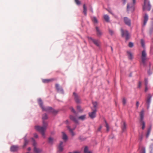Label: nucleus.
I'll list each match as a JSON object with an SVG mask.
<instances>
[{"label":"nucleus","instance_id":"6","mask_svg":"<svg viewBox=\"0 0 153 153\" xmlns=\"http://www.w3.org/2000/svg\"><path fill=\"white\" fill-rule=\"evenodd\" d=\"M122 36V37H125L126 40L129 39V35L128 32L127 30H124L123 29L121 30Z\"/></svg>","mask_w":153,"mask_h":153},{"label":"nucleus","instance_id":"1","mask_svg":"<svg viewBox=\"0 0 153 153\" xmlns=\"http://www.w3.org/2000/svg\"><path fill=\"white\" fill-rule=\"evenodd\" d=\"M38 101L39 105L43 111L51 112L54 114H56L57 113L56 111L53 109L51 107H47L44 108L43 106L42 101L41 99H39Z\"/></svg>","mask_w":153,"mask_h":153},{"label":"nucleus","instance_id":"13","mask_svg":"<svg viewBox=\"0 0 153 153\" xmlns=\"http://www.w3.org/2000/svg\"><path fill=\"white\" fill-rule=\"evenodd\" d=\"M63 143L62 141H60L59 144L58 146V151L59 152H62L63 149Z\"/></svg>","mask_w":153,"mask_h":153},{"label":"nucleus","instance_id":"28","mask_svg":"<svg viewBox=\"0 0 153 153\" xmlns=\"http://www.w3.org/2000/svg\"><path fill=\"white\" fill-rule=\"evenodd\" d=\"M48 116L46 114H44L43 115L42 119L43 121H44L45 120H46L48 119Z\"/></svg>","mask_w":153,"mask_h":153},{"label":"nucleus","instance_id":"11","mask_svg":"<svg viewBox=\"0 0 153 153\" xmlns=\"http://www.w3.org/2000/svg\"><path fill=\"white\" fill-rule=\"evenodd\" d=\"M124 22L127 25L130 26L131 24V20L127 17L124 18Z\"/></svg>","mask_w":153,"mask_h":153},{"label":"nucleus","instance_id":"19","mask_svg":"<svg viewBox=\"0 0 153 153\" xmlns=\"http://www.w3.org/2000/svg\"><path fill=\"white\" fill-rule=\"evenodd\" d=\"M143 25L145 26L148 20V16L147 14H145L144 16Z\"/></svg>","mask_w":153,"mask_h":153},{"label":"nucleus","instance_id":"54","mask_svg":"<svg viewBox=\"0 0 153 153\" xmlns=\"http://www.w3.org/2000/svg\"><path fill=\"white\" fill-rule=\"evenodd\" d=\"M73 153H79V152H73Z\"/></svg>","mask_w":153,"mask_h":153},{"label":"nucleus","instance_id":"59","mask_svg":"<svg viewBox=\"0 0 153 153\" xmlns=\"http://www.w3.org/2000/svg\"><path fill=\"white\" fill-rule=\"evenodd\" d=\"M152 153V152H151V153Z\"/></svg>","mask_w":153,"mask_h":153},{"label":"nucleus","instance_id":"40","mask_svg":"<svg viewBox=\"0 0 153 153\" xmlns=\"http://www.w3.org/2000/svg\"><path fill=\"white\" fill-rule=\"evenodd\" d=\"M109 31L111 35H113L114 34V32L112 30L109 29Z\"/></svg>","mask_w":153,"mask_h":153},{"label":"nucleus","instance_id":"57","mask_svg":"<svg viewBox=\"0 0 153 153\" xmlns=\"http://www.w3.org/2000/svg\"><path fill=\"white\" fill-rule=\"evenodd\" d=\"M88 153H92L91 152H88Z\"/></svg>","mask_w":153,"mask_h":153},{"label":"nucleus","instance_id":"10","mask_svg":"<svg viewBox=\"0 0 153 153\" xmlns=\"http://www.w3.org/2000/svg\"><path fill=\"white\" fill-rule=\"evenodd\" d=\"M96 111L97 110L95 109L93 110L91 112H90L88 113L89 116L91 118L93 119L96 117Z\"/></svg>","mask_w":153,"mask_h":153},{"label":"nucleus","instance_id":"25","mask_svg":"<svg viewBox=\"0 0 153 153\" xmlns=\"http://www.w3.org/2000/svg\"><path fill=\"white\" fill-rule=\"evenodd\" d=\"M126 125L125 122H123V125L122 126V130L123 131H125L126 129Z\"/></svg>","mask_w":153,"mask_h":153},{"label":"nucleus","instance_id":"41","mask_svg":"<svg viewBox=\"0 0 153 153\" xmlns=\"http://www.w3.org/2000/svg\"><path fill=\"white\" fill-rule=\"evenodd\" d=\"M128 46L130 48H132L133 46V44L132 43L130 42L128 44Z\"/></svg>","mask_w":153,"mask_h":153},{"label":"nucleus","instance_id":"9","mask_svg":"<svg viewBox=\"0 0 153 153\" xmlns=\"http://www.w3.org/2000/svg\"><path fill=\"white\" fill-rule=\"evenodd\" d=\"M133 2L131 3L128 4L127 6V10H129L130 9L132 10H134V6L136 3V0H132Z\"/></svg>","mask_w":153,"mask_h":153},{"label":"nucleus","instance_id":"5","mask_svg":"<svg viewBox=\"0 0 153 153\" xmlns=\"http://www.w3.org/2000/svg\"><path fill=\"white\" fill-rule=\"evenodd\" d=\"M146 53L145 50L143 51L142 52L141 55V62L142 63L145 65L146 63Z\"/></svg>","mask_w":153,"mask_h":153},{"label":"nucleus","instance_id":"51","mask_svg":"<svg viewBox=\"0 0 153 153\" xmlns=\"http://www.w3.org/2000/svg\"><path fill=\"white\" fill-rule=\"evenodd\" d=\"M148 90L147 85H145V91H146Z\"/></svg>","mask_w":153,"mask_h":153},{"label":"nucleus","instance_id":"39","mask_svg":"<svg viewBox=\"0 0 153 153\" xmlns=\"http://www.w3.org/2000/svg\"><path fill=\"white\" fill-rule=\"evenodd\" d=\"M141 153H146L145 149L143 147L142 148Z\"/></svg>","mask_w":153,"mask_h":153},{"label":"nucleus","instance_id":"26","mask_svg":"<svg viewBox=\"0 0 153 153\" xmlns=\"http://www.w3.org/2000/svg\"><path fill=\"white\" fill-rule=\"evenodd\" d=\"M43 126L42 127L46 129L47 126H48L47 123L44 121H43Z\"/></svg>","mask_w":153,"mask_h":153},{"label":"nucleus","instance_id":"47","mask_svg":"<svg viewBox=\"0 0 153 153\" xmlns=\"http://www.w3.org/2000/svg\"><path fill=\"white\" fill-rule=\"evenodd\" d=\"M34 137L35 138H37L38 137V136L37 134L36 133H35L34 134Z\"/></svg>","mask_w":153,"mask_h":153},{"label":"nucleus","instance_id":"30","mask_svg":"<svg viewBox=\"0 0 153 153\" xmlns=\"http://www.w3.org/2000/svg\"><path fill=\"white\" fill-rule=\"evenodd\" d=\"M51 79H44L42 80V82L44 83H48L51 81Z\"/></svg>","mask_w":153,"mask_h":153},{"label":"nucleus","instance_id":"42","mask_svg":"<svg viewBox=\"0 0 153 153\" xmlns=\"http://www.w3.org/2000/svg\"><path fill=\"white\" fill-rule=\"evenodd\" d=\"M123 103L124 105L126 104V100L125 98H123Z\"/></svg>","mask_w":153,"mask_h":153},{"label":"nucleus","instance_id":"15","mask_svg":"<svg viewBox=\"0 0 153 153\" xmlns=\"http://www.w3.org/2000/svg\"><path fill=\"white\" fill-rule=\"evenodd\" d=\"M96 30L97 34V36L98 37L101 36L102 34V33L101 30L99 28L97 27H96Z\"/></svg>","mask_w":153,"mask_h":153},{"label":"nucleus","instance_id":"29","mask_svg":"<svg viewBox=\"0 0 153 153\" xmlns=\"http://www.w3.org/2000/svg\"><path fill=\"white\" fill-rule=\"evenodd\" d=\"M85 117H86V115H82V116H81L79 117H78V118L79 119H80L82 120H83L85 119Z\"/></svg>","mask_w":153,"mask_h":153},{"label":"nucleus","instance_id":"50","mask_svg":"<svg viewBox=\"0 0 153 153\" xmlns=\"http://www.w3.org/2000/svg\"><path fill=\"white\" fill-rule=\"evenodd\" d=\"M122 1H123V4H125L126 2V0H122Z\"/></svg>","mask_w":153,"mask_h":153},{"label":"nucleus","instance_id":"46","mask_svg":"<svg viewBox=\"0 0 153 153\" xmlns=\"http://www.w3.org/2000/svg\"><path fill=\"white\" fill-rule=\"evenodd\" d=\"M145 85H147L148 82H147V79H145Z\"/></svg>","mask_w":153,"mask_h":153},{"label":"nucleus","instance_id":"36","mask_svg":"<svg viewBox=\"0 0 153 153\" xmlns=\"http://www.w3.org/2000/svg\"><path fill=\"white\" fill-rule=\"evenodd\" d=\"M75 1L77 5H80L81 4V2L79 0H75Z\"/></svg>","mask_w":153,"mask_h":153},{"label":"nucleus","instance_id":"7","mask_svg":"<svg viewBox=\"0 0 153 153\" xmlns=\"http://www.w3.org/2000/svg\"><path fill=\"white\" fill-rule=\"evenodd\" d=\"M88 38L89 41L92 42L97 46H99L100 42L99 40L94 39L91 37H88Z\"/></svg>","mask_w":153,"mask_h":153},{"label":"nucleus","instance_id":"18","mask_svg":"<svg viewBox=\"0 0 153 153\" xmlns=\"http://www.w3.org/2000/svg\"><path fill=\"white\" fill-rule=\"evenodd\" d=\"M151 98H152V96L151 95H149V96L148 97V98H147V100H146V102L148 105L147 107V109H148L149 107V105H150V103L151 102Z\"/></svg>","mask_w":153,"mask_h":153},{"label":"nucleus","instance_id":"44","mask_svg":"<svg viewBox=\"0 0 153 153\" xmlns=\"http://www.w3.org/2000/svg\"><path fill=\"white\" fill-rule=\"evenodd\" d=\"M141 85V82L140 81H139L138 82V88H140Z\"/></svg>","mask_w":153,"mask_h":153},{"label":"nucleus","instance_id":"20","mask_svg":"<svg viewBox=\"0 0 153 153\" xmlns=\"http://www.w3.org/2000/svg\"><path fill=\"white\" fill-rule=\"evenodd\" d=\"M62 138L64 141L66 142L68 140V137L67 135L64 132H62Z\"/></svg>","mask_w":153,"mask_h":153},{"label":"nucleus","instance_id":"32","mask_svg":"<svg viewBox=\"0 0 153 153\" xmlns=\"http://www.w3.org/2000/svg\"><path fill=\"white\" fill-rule=\"evenodd\" d=\"M105 126H106V127L107 128V129H106L107 131H109V125H108V123H107L106 120H105Z\"/></svg>","mask_w":153,"mask_h":153},{"label":"nucleus","instance_id":"8","mask_svg":"<svg viewBox=\"0 0 153 153\" xmlns=\"http://www.w3.org/2000/svg\"><path fill=\"white\" fill-rule=\"evenodd\" d=\"M32 141L33 142V145L34 146V151L36 153H39L42 151V150L40 149H38L36 147V143L35 142V140L33 138H32Z\"/></svg>","mask_w":153,"mask_h":153},{"label":"nucleus","instance_id":"27","mask_svg":"<svg viewBox=\"0 0 153 153\" xmlns=\"http://www.w3.org/2000/svg\"><path fill=\"white\" fill-rule=\"evenodd\" d=\"M24 141V143L23 146V147H25L28 143V141L26 138H25Z\"/></svg>","mask_w":153,"mask_h":153},{"label":"nucleus","instance_id":"49","mask_svg":"<svg viewBox=\"0 0 153 153\" xmlns=\"http://www.w3.org/2000/svg\"><path fill=\"white\" fill-rule=\"evenodd\" d=\"M71 111H73V112L74 113H75V111L74 110V109L72 107L71 108Z\"/></svg>","mask_w":153,"mask_h":153},{"label":"nucleus","instance_id":"33","mask_svg":"<svg viewBox=\"0 0 153 153\" xmlns=\"http://www.w3.org/2000/svg\"><path fill=\"white\" fill-rule=\"evenodd\" d=\"M53 139L51 137H50L48 138V142L50 143V144H52L53 142Z\"/></svg>","mask_w":153,"mask_h":153},{"label":"nucleus","instance_id":"23","mask_svg":"<svg viewBox=\"0 0 153 153\" xmlns=\"http://www.w3.org/2000/svg\"><path fill=\"white\" fill-rule=\"evenodd\" d=\"M70 118L71 120L73 121L75 123H77L78 122L77 119L75 117L73 116H70Z\"/></svg>","mask_w":153,"mask_h":153},{"label":"nucleus","instance_id":"37","mask_svg":"<svg viewBox=\"0 0 153 153\" xmlns=\"http://www.w3.org/2000/svg\"><path fill=\"white\" fill-rule=\"evenodd\" d=\"M93 104L94 108H96L97 105V103L96 102H93Z\"/></svg>","mask_w":153,"mask_h":153},{"label":"nucleus","instance_id":"21","mask_svg":"<svg viewBox=\"0 0 153 153\" xmlns=\"http://www.w3.org/2000/svg\"><path fill=\"white\" fill-rule=\"evenodd\" d=\"M83 13L85 16H86L87 15V8L85 6V4H84L83 5Z\"/></svg>","mask_w":153,"mask_h":153},{"label":"nucleus","instance_id":"60","mask_svg":"<svg viewBox=\"0 0 153 153\" xmlns=\"http://www.w3.org/2000/svg\"><path fill=\"white\" fill-rule=\"evenodd\" d=\"M69 153H72L71 152H69Z\"/></svg>","mask_w":153,"mask_h":153},{"label":"nucleus","instance_id":"58","mask_svg":"<svg viewBox=\"0 0 153 153\" xmlns=\"http://www.w3.org/2000/svg\"><path fill=\"white\" fill-rule=\"evenodd\" d=\"M141 139H142V136H141Z\"/></svg>","mask_w":153,"mask_h":153},{"label":"nucleus","instance_id":"53","mask_svg":"<svg viewBox=\"0 0 153 153\" xmlns=\"http://www.w3.org/2000/svg\"><path fill=\"white\" fill-rule=\"evenodd\" d=\"M27 150L28 151H30L31 150V148L30 147H29L28 148Z\"/></svg>","mask_w":153,"mask_h":153},{"label":"nucleus","instance_id":"34","mask_svg":"<svg viewBox=\"0 0 153 153\" xmlns=\"http://www.w3.org/2000/svg\"><path fill=\"white\" fill-rule=\"evenodd\" d=\"M84 152V153H88V152H90V151H88V149L87 146H85V147Z\"/></svg>","mask_w":153,"mask_h":153},{"label":"nucleus","instance_id":"4","mask_svg":"<svg viewBox=\"0 0 153 153\" xmlns=\"http://www.w3.org/2000/svg\"><path fill=\"white\" fill-rule=\"evenodd\" d=\"M35 128L42 134V136L45 137V132L46 129L44 128L43 127H41L39 126H36L35 127Z\"/></svg>","mask_w":153,"mask_h":153},{"label":"nucleus","instance_id":"38","mask_svg":"<svg viewBox=\"0 0 153 153\" xmlns=\"http://www.w3.org/2000/svg\"><path fill=\"white\" fill-rule=\"evenodd\" d=\"M141 43L142 47H143L144 46V42L143 39L141 40Z\"/></svg>","mask_w":153,"mask_h":153},{"label":"nucleus","instance_id":"43","mask_svg":"<svg viewBox=\"0 0 153 153\" xmlns=\"http://www.w3.org/2000/svg\"><path fill=\"white\" fill-rule=\"evenodd\" d=\"M77 109L79 111H82L81 108L80 106L79 105H78L77 107Z\"/></svg>","mask_w":153,"mask_h":153},{"label":"nucleus","instance_id":"2","mask_svg":"<svg viewBox=\"0 0 153 153\" xmlns=\"http://www.w3.org/2000/svg\"><path fill=\"white\" fill-rule=\"evenodd\" d=\"M151 8V5L148 0H144V4L143 6V10L149 11Z\"/></svg>","mask_w":153,"mask_h":153},{"label":"nucleus","instance_id":"48","mask_svg":"<svg viewBox=\"0 0 153 153\" xmlns=\"http://www.w3.org/2000/svg\"><path fill=\"white\" fill-rule=\"evenodd\" d=\"M136 105L137 107V108L139 105V103L138 101L137 102Z\"/></svg>","mask_w":153,"mask_h":153},{"label":"nucleus","instance_id":"52","mask_svg":"<svg viewBox=\"0 0 153 153\" xmlns=\"http://www.w3.org/2000/svg\"><path fill=\"white\" fill-rule=\"evenodd\" d=\"M65 123L66 124H68V120H66L65 121Z\"/></svg>","mask_w":153,"mask_h":153},{"label":"nucleus","instance_id":"45","mask_svg":"<svg viewBox=\"0 0 153 153\" xmlns=\"http://www.w3.org/2000/svg\"><path fill=\"white\" fill-rule=\"evenodd\" d=\"M102 128V126H99V127L97 129V131H100Z\"/></svg>","mask_w":153,"mask_h":153},{"label":"nucleus","instance_id":"12","mask_svg":"<svg viewBox=\"0 0 153 153\" xmlns=\"http://www.w3.org/2000/svg\"><path fill=\"white\" fill-rule=\"evenodd\" d=\"M67 128L69 130L72 136H74L75 135V133L73 131L76 128V126H75L74 128H71L69 126H67Z\"/></svg>","mask_w":153,"mask_h":153},{"label":"nucleus","instance_id":"17","mask_svg":"<svg viewBox=\"0 0 153 153\" xmlns=\"http://www.w3.org/2000/svg\"><path fill=\"white\" fill-rule=\"evenodd\" d=\"M73 95L74 96V99L76 102L77 103H80V100L77 95L74 92L73 93Z\"/></svg>","mask_w":153,"mask_h":153},{"label":"nucleus","instance_id":"14","mask_svg":"<svg viewBox=\"0 0 153 153\" xmlns=\"http://www.w3.org/2000/svg\"><path fill=\"white\" fill-rule=\"evenodd\" d=\"M55 87L57 91L58 92H60L62 93H63V89H62V88L60 87L58 84H56L55 85Z\"/></svg>","mask_w":153,"mask_h":153},{"label":"nucleus","instance_id":"35","mask_svg":"<svg viewBox=\"0 0 153 153\" xmlns=\"http://www.w3.org/2000/svg\"><path fill=\"white\" fill-rule=\"evenodd\" d=\"M92 20L94 23H97L98 22L97 18L95 17L93 18L92 19Z\"/></svg>","mask_w":153,"mask_h":153},{"label":"nucleus","instance_id":"3","mask_svg":"<svg viewBox=\"0 0 153 153\" xmlns=\"http://www.w3.org/2000/svg\"><path fill=\"white\" fill-rule=\"evenodd\" d=\"M140 123L142 125V129H144L145 127V122L143 121L144 118V111H141L140 114Z\"/></svg>","mask_w":153,"mask_h":153},{"label":"nucleus","instance_id":"16","mask_svg":"<svg viewBox=\"0 0 153 153\" xmlns=\"http://www.w3.org/2000/svg\"><path fill=\"white\" fill-rule=\"evenodd\" d=\"M19 149V147L17 146H12L10 148L11 151L14 152L17 151Z\"/></svg>","mask_w":153,"mask_h":153},{"label":"nucleus","instance_id":"55","mask_svg":"<svg viewBox=\"0 0 153 153\" xmlns=\"http://www.w3.org/2000/svg\"><path fill=\"white\" fill-rule=\"evenodd\" d=\"M79 139H80V140H81V139H81V137H79Z\"/></svg>","mask_w":153,"mask_h":153},{"label":"nucleus","instance_id":"31","mask_svg":"<svg viewBox=\"0 0 153 153\" xmlns=\"http://www.w3.org/2000/svg\"><path fill=\"white\" fill-rule=\"evenodd\" d=\"M151 131V127H150V128H149L148 129L147 131V134L146 135V137H149Z\"/></svg>","mask_w":153,"mask_h":153},{"label":"nucleus","instance_id":"24","mask_svg":"<svg viewBox=\"0 0 153 153\" xmlns=\"http://www.w3.org/2000/svg\"><path fill=\"white\" fill-rule=\"evenodd\" d=\"M104 18L105 20L108 22L109 21V17L107 15H104Z\"/></svg>","mask_w":153,"mask_h":153},{"label":"nucleus","instance_id":"56","mask_svg":"<svg viewBox=\"0 0 153 153\" xmlns=\"http://www.w3.org/2000/svg\"><path fill=\"white\" fill-rule=\"evenodd\" d=\"M111 51H113V48H112V47H111Z\"/></svg>","mask_w":153,"mask_h":153},{"label":"nucleus","instance_id":"22","mask_svg":"<svg viewBox=\"0 0 153 153\" xmlns=\"http://www.w3.org/2000/svg\"><path fill=\"white\" fill-rule=\"evenodd\" d=\"M127 54L129 59H131L133 58V55L130 51H127Z\"/></svg>","mask_w":153,"mask_h":153}]
</instances>
